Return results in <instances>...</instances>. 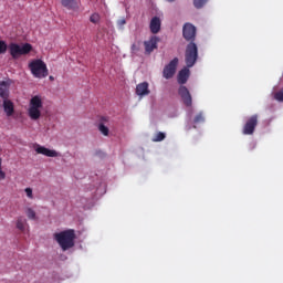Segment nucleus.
I'll use <instances>...</instances> for the list:
<instances>
[{
    "instance_id": "12",
    "label": "nucleus",
    "mask_w": 283,
    "mask_h": 283,
    "mask_svg": "<svg viewBox=\"0 0 283 283\" xmlns=\"http://www.w3.org/2000/svg\"><path fill=\"white\" fill-rule=\"evenodd\" d=\"M35 151L36 154H41L42 156H46L48 158H56V156H59V153H56V150H52L43 146H38L35 148Z\"/></svg>"
},
{
    "instance_id": "19",
    "label": "nucleus",
    "mask_w": 283,
    "mask_h": 283,
    "mask_svg": "<svg viewBox=\"0 0 283 283\" xmlns=\"http://www.w3.org/2000/svg\"><path fill=\"white\" fill-rule=\"evenodd\" d=\"M165 138H167V135L163 132H158L155 134L153 143H161V140H165Z\"/></svg>"
},
{
    "instance_id": "18",
    "label": "nucleus",
    "mask_w": 283,
    "mask_h": 283,
    "mask_svg": "<svg viewBox=\"0 0 283 283\" xmlns=\"http://www.w3.org/2000/svg\"><path fill=\"white\" fill-rule=\"evenodd\" d=\"M150 32L153 34H158V32H160V18L154 17L150 20Z\"/></svg>"
},
{
    "instance_id": "22",
    "label": "nucleus",
    "mask_w": 283,
    "mask_h": 283,
    "mask_svg": "<svg viewBox=\"0 0 283 283\" xmlns=\"http://www.w3.org/2000/svg\"><path fill=\"white\" fill-rule=\"evenodd\" d=\"M207 1H209V0H193V6H195V8H197L199 10L200 8L205 7Z\"/></svg>"
},
{
    "instance_id": "20",
    "label": "nucleus",
    "mask_w": 283,
    "mask_h": 283,
    "mask_svg": "<svg viewBox=\"0 0 283 283\" xmlns=\"http://www.w3.org/2000/svg\"><path fill=\"white\" fill-rule=\"evenodd\" d=\"M17 229H19V231H25V219H23V217L18 218Z\"/></svg>"
},
{
    "instance_id": "17",
    "label": "nucleus",
    "mask_w": 283,
    "mask_h": 283,
    "mask_svg": "<svg viewBox=\"0 0 283 283\" xmlns=\"http://www.w3.org/2000/svg\"><path fill=\"white\" fill-rule=\"evenodd\" d=\"M2 107L7 116H12L14 114V103L10 98L2 99Z\"/></svg>"
},
{
    "instance_id": "11",
    "label": "nucleus",
    "mask_w": 283,
    "mask_h": 283,
    "mask_svg": "<svg viewBox=\"0 0 283 283\" xmlns=\"http://www.w3.org/2000/svg\"><path fill=\"white\" fill-rule=\"evenodd\" d=\"M158 41H160V39H158L156 35H153L148 41L144 42L146 54H151V52L158 50Z\"/></svg>"
},
{
    "instance_id": "2",
    "label": "nucleus",
    "mask_w": 283,
    "mask_h": 283,
    "mask_svg": "<svg viewBox=\"0 0 283 283\" xmlns=\"http://www.w3.org/2000/svg\"><path fill=\"white\" fill-rule=\"evenodd\" d=\"M43 111V98L34 95L29 102L28 116L31 120H39Z\"/></svg>"
},
{
    "instance_id": "16",
    "label": "nucleus",
    "mask_w": 283,
    "mask_h": 283,
    "mask_svg": "<svg viewBox=\"0 0 283 283\" xmlns=\"http://www.w3.org/2000/svg\"><path fill=\"white\" fill-rule=\"evenodd\" d=\"M189 74H190V71L187 67H184L181 71H179L177 76V81L179 85H185V83L189 81Z\"/></svg>"
},
{
    "instance_id": "24",
    "label": "nucleus",
    "mask_w": 283,
    "mask_h": 283,
    "mask_svg": "<svg viewBox=\"0 0 283 283\" xmlns=\"http://www.w3.org/2000/svg\"><path fill=\"white\" fill-rule=\"evenodd\" d=\"M90 21L91 23H98L101 21V15L98 13H93L91 17H90Z\"/></svg>"
},
{
    "instance_id": "4",
    "label": "nucleus",
    "mask_w": 283,
    "mask_h": 283,
    "mask_svg": "<svg viewBox=\"0 0 283 283\" xmlns=\"http://www.w3.org/2000/svg\"><path fill=\"white\" fill-rule=\"evenodd\" d=\"M31 52H32V44L30 43H24L21 45L19 43L11 42L9 44V54L14 60L20 59V56H25Z\"/></svg>"
},
{
    "instance_id": "3",
    "label": "nucleus",
    "mask_w": 283,
    "mask_h": 283,
    "mask_svg": "<svg viewBox=\"0 0 283 283\" xmlns=\"http://www.w3.org/2000/svg\"><path fill=\"white\" fill-rule=\"evenodd\" d=\"M29 69L31 70V74L34 78H46L50 74L48 71V64H45L43 60H33L29 63Z\"/></svg>"
},
{
    "instance_id": "25",
    "label": "nucleus",
    "mask_w": 283,
    "mask_h": 283,
    "mask_svg": "<svg viewBox=\"0 0 283 283\" xmlns=\"http://www.w3.org/2000/svg\"><path fill=\"white\" fill-rule=\"evenodd\" d=\"M8 52V44L6 41L0 40V54H6Z\"/></svg>"
},
{
    "instance_id": "8",
    "label": "nucleus",
    "mask_w": 283,
    "mask_h": 283,
    "mask_svg": "<svg viewBox=\"0 0 283 283\" xmlns=\"http://www.w3.org/2000/svg\"><path fill=\"white\" fill-rule=\"evenodd\" d=\"M178 94H179L185 107H192L193 97L191 96V93L189 92V88H187V86L181 85L178 90Z\"/></svg>"
},
{
    "instance_id": "5",
    "label": "nucleus",
    "mask_w": 283,
    "mask_h": 283,
    "mask_svg": "<svg viewBox=\"0 0 283 283\" xmlns=\"http://www.w3.org/2000/svg\"><path fill=\"white\" fill-rule=\"evenodd\" d=\"M185 61L187 67H193L198 61V45L195 42H189L186 46Z\"/></svg>"
},
{
    "instance_id": "9",
    "label": "nucleus",
    "mask_w": 283,
    "mask_h": 283,
    "mask_svg": "<svg viewBox=\"0 0 283 283\" xmlns=\"http://www.w3.org/2000/svg\"><path fill=\"white\" fill-rule=\"evenodd\" d=\"M196 27L191 23L184 24L182 28V36L186 41H189L190 43H193L196 41Z\"/></svg>"
},
{
    "instance_id": "29",
    "label": "nucleus",
    "mask_w": 283,
    "mask_h": 283,
    "mask_svg": "<svg viewBox=\"0 0 283 283\" xmlns=\"http://www.w3.org/2000/svg\"><path fill=\"white\" fill-rule=\"evenodd\" d=\"M24 191L27 193V198H30V200L34 198V195L32 193V188H25Z\"/></svg>"
},
{
    "instance_id": "10",
    "label": "nucleus",
    "mask_w": 283,
    "mask_h": 283,
    "mask_svg": "<svg viewBox=\"0 0 283 283\" xmlns=\"http://www.w3.org/2000/svg\"><path fill=\"white\" fill-rule=\"evenodd\" d=\"M13 81L8 78L7 81H0V98L6 101L10 98V85H12Z\"/></svg>"
},
{
    "instance_id": "6",
    "label": "nucleus",
    "mask_w": 283,
    "mask_h": 283,
    "mask_svg": "<svg viewBox=\"0 0 283 283\" xmlns=\"http://www.w3.org/2000/svg\"><path fill=\"white\" fill-rule=\"evenodd\" d=\"M258 127V115L250 116L242 129L244 136H253L255 134V128Z\"/></svg>"
},
{
    "instance_id": "30",
    "label": "nucleus",
    "mask_w": 283,
    "mask_h": 283,
    "mask_svg": "<svg viewBox=\"0 0 283 283\" xmlns=\"http://www.w3.org/2000/svg\"><path fill=\"white\" fill-rule=\"evenodd\" d=\"M127 21L125 20V18L117 20V25L119 29H123V25H125Z\"/></svg>"
},
{
    "instance_id": "23",
    "label": "nucleus",
    "mask_w": 283,
    "mask_h": 283,
    "mask_svg": "<svg viewBox=\"0 0 283 283\" xmlns=\"http://www.w3.org/2000/svg\"><path fill=\"white\" fill-rule=\"evenodd\" d=\"M274 101H277L279 103H283V88L274 93Z\"/></svg>"
},
{
    "instance_id": "32",
    "label": "nucleus",
    "mask_w": 283,
    "mask_h": 283,
    "mask_svg": "<svg viewBox=\"0 0 283 283\" xmlns=\"http://www.w3.org/2000/svg\"><path fill=\"white\" fill-rule=\"evenodd\" d=\"M49 78H50V81H54V76H52V75Z\"/></svg>"
},
{
    "instance_id": "28",
    "label": "nucleus",
    "mask_w": 283,
    "mask_h": 283,
    "mask_svg": "<svg viewBox=\"0 0 283 283\" xmlns=\"http://www.w3.org/2000/svg\"><path fill=\"white\" fill-rule=\"evenodd\" d=\"M2 163L3 160L0 157V180H3L6 178V171H3Z\"/></svg>"
},
{
    "instance_id": "15",
    "label": "nucleus",
    "mask_w": 283,
    "mask_h": 283,
    "mask_svg": "<svg viewBox=\"0 0 283 283\" xmlns=\"http://www.w3.org/2000/svg\"><path fill=\"white\" fill-rule=\"evenodd\" d=\"M107 123H109V117L103 116L99 118L98 130L101 134H103V136H109V128L105 126Z\"/></svg>"
},
{
    "instance_id": "26",
    "label": "nucleus",
    "mask_w": 283,
    "mask_h": 283,
    "mask_svg": "<svg viewBox=\"0 0 283 283\" xmlns=\"http://www.w3.org/2000/svg\"><path fill=\"white\" fill-rule=\"evenodd\" d=\"M193 123L195 125H198L199 123H205V116L202 115V113H199L198 115H196Z\"/></svg>"
},
{
    "instance_id": "31",
    "label": "nucleus",
    "mask_w": 283,
    "mask_h": 283,
    "mask_svg": "<svg viewBox=\"0 0 283 283\" xmlns=\"http://www.w3.org/2000/svg\"><path fill=\"white\" fill-rule=\"evenodd\" d=\"M168 1V3H174V1H176V0H167Z\"/></svg>"
},
{
    "instance_id": "14",
    "label": "nucleus",
    "mask_w": 283,
    "mask_h": 283,
    "mask_svg": "<svg viewBox=\"0 0 283 283\" xmlns=\"http://www.w3.org/2000/svg\"><path fill=\"white\" fill-rule=\"evenodd\" d=\"M61 3L64 8H66V10H73V11L78 10L81 6L80 0H61Z\"/></svg>"
},
{
    "instance_id": "27",
    "label": "nucleus",
    "mask_w": 283,
    "mask_h": 283,
    "mask_svg": "<svg viewBox=\"0 0 283 283\" xmlns=\"http://www.w3.org/2000/svg\"><path fill=\"white\" fill-rule=\"evenodd\" d=\"M133 54H138L140 52V44L134 43L130 48Z\"/></svg>"
},
{
    "instance_id": "7",
    "label": "nucleus",
    "mask_w": 283,
    "mask_h": 283,
    "mask_svg": "<svg viewBox=\"0 0 283 283\" xmlns=\"http://www.w3.org/2000/svg\"><path fill=\"white\" fill-rule=\"evenodd\" d=\"M178 63L179 60L178 57H175L174 60H171L165 67L163 71V76L164 78H174V76L176 75V70H178Z\"/></svg>"
},
{
    "instance_id": "1",
    "label": "nucleus",
    "mask_w": 283,
    "mask_h": 283,
    "mask_svg": "<svg viewBox=\"0 0 283 283\" xmlns=\"http://www.w3.org/2000/svg\"><path fill=\"white\" fill-rule=\"evenodd\" d=\"M53 240L59 244L62 251H70V249H74L76 232L74 231V229L55 232L53 234Z\"/></svg>"
},
{
    "instance_id": "21",
    "label": "nucleus",
    "mask_w": 283,
    "mask_h": 283,
    "mask_svg": "<svg viewBox=\"0 0 283 283\" xmlns=\"http://www.w3.org/2000/svg\"><path fill=\"white\" fill-rule=\"evenodd\" d=\"M25 213L29 220H36V212L32 208H27Z\"/></svg>"
},
{
    "instance_id": "13",
    "label": "nucleus",
    "mask_w": 283,
    "mask_h": 283,
    "mask_svg": "<svg viewBox=\"0 0 283 283\" xmlns=\"http://www.w3.org/2000/svg\"><path fill=\"white\" fill-rule=\"evenodd\" d=\"M136 94H137V96H149V94H150L149 83H147V82L139 83L136 86Z\"/></svg>"
}]
</instances>
